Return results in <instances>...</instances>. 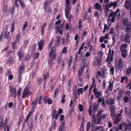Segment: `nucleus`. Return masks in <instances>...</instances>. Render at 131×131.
Returning a JSON list of instances; mask_svg holds the SVG:
<instances>
[{"instance_id": "423d86ee", "label": "nucleus", "mask_w": 131, "mask_h": 131, "mask_svg": "<svg viewBox=\"0 0 131 131\" xmlns=\"http://www.w3.org/2000/svg\"><path fill=\"white\" fill-rule=\"evenodd\" d=\"M76 86L73 89L72 94L75 96L77 95H79L80 94H82L83 92V89L82 88H79L76 89Z\"/></svg>"}, {"instance_id": "0e129e2a", "label": "nucleus", "mask_w": 131, "mask_h": 131, "mask_svg": "<svg viewBox=\"0 0 131 131\" xmlns=\"http://www.w3.org/2000/svg\"><path fill=\"white\" fill-rule=\"evenodd\" d=\"M129 98L127 96H125L123 99V101L126 103L128 102Z\"/></svg>"}, {"instance_id": "9d476101", "label": "nucleus", "mask_w": 131, "mask_h": 131, "mask_svg": "<svg viewBox=\"0 0 131 131\" xmlns=\"http://www.w3.org/2000/svg\"><path fill=\"white\" fill-rule=\"evenodd\" d=\"M54 48L52 46L49 53V56L50 58V59L51 61H53L54 60L56 57V55L55 53H53Z\"/></svg>"}, {"instance_id": "8fccbe9b", "label": "nucleus", "mask_w": 131, "mask_h": 131, "mask_svg": "<svg viewBox=\"0 0 131 131\" xmlns=\"http://www.w3.org/2000/svg\"><path fill=\"white\" fill-rule=\"evenodd\" d=\"M15 23H13L12 24V25L10 31L12 33L14 31V30L15 29Z\"/></svg>"}, {"instance_id": "7ed1b4c3", "label": "nucleus", "mask_w": 131, "mask_h": 131, "mask_svg": "<svg viewBox=\"0 0 131 131\" xmlns=\"http://www.w3.org/2000/svg\"><path fill=\"white\" fill-rule=\"evenodd\" d=\"M103 112V110L102 109L98 111L97 114L98 122L96 124H101L102 122V120L105 119L107 117V116L106 114H103L101 115Z\"/></svg>"}, {"instance_id": "4c0bfd02", "label": "nucleus", "mask_w": 131, "mask_h": 131, "mask_svg": "<svg viewBox=\"0 0 131 131\" xmlns=\"http://www.w3.org/2000/svg\"><path fill=\"white\" fill-rule=\"evenodd\" d=\"M17 42L16 41H15L14 42L12 43L11 45L12 49H17L16 43Z\"/></svg>"}, {"instance_id": "4be33fe9", "label": "nucleus", "mask_w": 131, "mask_h": 131, "mask_svg": "<svg viewBox=\"0 0 131 131\" xmlns=\"http://www.w3.org/2000/svg\"><path fill=\"white\" fill-rule=\"evenodd\" d=\"M94 6L95 7V8L100 13H101L103 9L101 4L97 3L94 5Z\"/></svg>"}, {"instance_id": "e2e57ef3", "label": "nucleus", "mask_w": 131, "mask_h": 131, "mask_svg": "<svg viewBox=\"0 0 131 131\" xmlns=\"http://www.w3.org/2000/svg\"><path fill=\"white\" fill-rule=\"evenodd\" d=\"M99 100H98V102L100 103L101 102H102L103 100H104V98L103 97H100L97 98Z\"/></svg>"}, {"instance_id": "4d7b16f0", "label": "nucleus", "mask_w": 131, "mask_h": 131, "mask_svg": "<svg viewBox=\"0 0 131 131\" xmlns=\"http://www.w3.org/2000/svg\"><path fill=\"white\" fill-rule=\"evenodd\" d=\"M19 4H20L22 8L23 9L25 8V7L26 5L24 2L22 1H20Z\"/></svg>"}, {"instance_id": "a19ab883", "label": "nucleus", "mask_w": 131, "mask_h": 131, "mask_svg": "<svg viewBox=\"0 0 131 131\" xmlns=\"http://www.w3.org/2000/svg\"><path fill=\"white\" fill-rule=\"evenodd\" d=\"M56 28L57 29V30H63V28H64V26L63 24H61L59 26H57L56 27Z\"/></svg>"}, {"instance_id": "de8ad7c7", "label": "nucleus", "mask_w": 131, "mask_h": 131, "mask_svg": "<svg viewBox=\"0 0 131 131\" xmlns=\"http://www.w3.org/2000/svg\"><path fill=\"white\" fill-rule=\"evenodd\" d=\"M110 28L109 27H108L107 25L106 24H105L104 25V28L103 31V33H105L106 30H108Z\"/></svg>"}, {"instance_id": "864d4df0", "label": "nucleus", "mask_w": 131, "mask_h": 131, "mask_svg": "<svg viewBox=\"0 0 131 131\" xmlns=\"http://www.w3.org/2000/svg\"><path fill=\"white\" fill-rule=\"evenodd\" d=\"M66 97V95L65 94H64L63 95L62 97L61 100V103L62 104H63L65 102V98Z\"/></svg>"}, {"instance_id": "412c9836", "label": "nucleus", "mask_w": 131, "mask_h": 131, "mask_svg": "<svg viewBox=\"0 0 131 131\" xmlns=\"http://www.w3.org/2000/svg\"><path fill=\"white\" fill-rule=\"evenodd\" d=\"M118 63L119 68L121 69H122L124 66L123 60L121 58L119 59L118 61Z\"/></svg>"}, {"instance_id": "5fc2aeb1", "label": "nucleus", "mask_w": 131, "mask_h": 131, "mask_svg": "<svg viewBox=\"0 0 131 131\" xmlns=\"http://www.w3.org/2000/svg\"><path fill=\"white\" fill-rule=\"evenodd\" d=\"M53 24V22L51 21V22L49 24V26L48 27V29L50 30L52 28V26Z\"/></svg>"}, {"instance_id": "6e6552de", "label": "nucleus", "mask_w": 131, "mask_h": 131, "mask_svg": "<svg viewBox=\"0 0 131 131\" xmlns=\"http://www.w3.org/2000/svg\"><path fill=\"white\" fill-rule=\"evenodd\" d=\"M32 92L30 91L28 88L26 87L23 92L22 97L23 99H25L26 97L27 98H28L27 96H30Z\"/></svg>"}, {"instance_id": "a211bd4d", "label": "nucleus", "mask_w": 131, "mask_h": 131, "mask_svg": "<svg viewBox=\"0 0 131 131\" xmlns=\"http://www.w3.org/2000/svg\"><path fill=\"white\" fill-rule=\"evenodd\" d=\"M15 60L14 58L12 56H10L7 60V64H9V65L12 64Z\"/></svg>"}, {"instance_id": "bb28decb", "label": "nucleus", "mask_w": 131, "mask_h": 131, "mask_svg": "<svg viewBox=\"0 0 131 131\" xmlns=\"http://www.w3.org/2000/svg\"><path fill=\"white\" fill-rule=\"evenodd\" d=\"M119 11V9H117V10L114 13V17L113 18H112L111 20H110V21H111L112 23L114 22L115 17L116 16V15L117 13Z\"/></svg>"}, {"instance_id": "72a5a7b5", "label": "nucleus", "mask_w": 131, "mask_h": 131, "mask_svg": "<svg viewBox=\"0 0 131 131\" xmlns=\"http://www.w3.org/2000/svg\"><path fill=\"white\" fill-rule=\"evenodd\" d=\"M113 82H109V84L108 86L107 89L110 90V91H111L112 90L113 88Z\"/></svg>"}, {"instance_id": "f704fd0d", "label": "nucleus", "mask_w": 131, "mask_h": 131, "mask_svg": "<svg viewBox=\"0 0 131 131\" xmlns=\"http://www.w3.org/2000/svg\"><path fill=\"white\" fill-rule=\"evenodd\" d=\"M115 110L113 108H112L110 112V115L112 118H113L116 116V114L115 113Z\"/></svg>"}, {"instance_id": "4468645a", "label": "nucleus", "mask_w": 131, "mask_h": 131, "mask_svg": "<svg viewBox=\"0 0 131 131\" xmlns=\"http://www.w3.org/2000/svg\"><path fill=\"white\" fill-rule=\"evenodd\" d=\"M62 36L59 35L57 36L56 37V39L55 42V46H54V48L55 47H58L60 44V39L61 38Z\"/></svg>"}, {"instance_id": "393cba45", "label": "nucleus", "mask_w": 131, "mask_h": 131, "mask_svg": "<svg viewBox=\"0 0 131 131\" xmlns=\"http://www.w3.org/2000/svg\"><path fill=\"white\" fill-rule=\"evenodd\" d=\"M128 46V44L126 43H124L121 45L120 47V51L124 50H127L126 49L127 48Z\"/></svg>"}, {"instance_id": "c756f323", "label": "nucleus", "mask_w": 131, "mask_h": 131, "mask_svg": "<svg viewBox=\"0 0 131 131\" xmlns=\"http://www.w3.org/2000/svg\"><path fill=\"white\" fill-rule=\"evenodd\" d=\"M82 19H79L78 22V29L80 30H81V28L82 27Z\"/></svg>"}, {"instance_id": "473e14b6", "label": "nucleus", "mask_w": 131, "mask_h": 131, "mask_svg": "<svg viewBox=\"0 0 131 131\" xmlns=\"http://www.w3.org/2000/svg\"><path fill=\"white\" fill-rule=\"evenodd\" d=\"M99 106V104H96L93 106V112L94 113H96V112L97 111Z\"/></svg>"}, {"instance_id": "37998d69", "label": "nucleus", "mask_w": 131, "mask_h": 131, "mask_svg": "<svg viewBox=\"0 0 131 131\" xmlns=\"http://www.w3.org/2000/svg\"><path fill=\"white\" fill-rule=\"evenodd\" d=\"M21 33L20 32H19V33L17 34L16 35V40L15 41L18 42H19L20 41V34Z\"/></svg>"}, {"instance_id": "c9c22d12", "label": "nucleus", "mask_w": 131, "mask_h": 131, "mask_svg": "<svg viewBox=\"0 0 131 131\" xmlns=\"http://www.w3.org/2000/svg\"><path fill=\"white\" fill-rule=\"evenodd\" d=\"M128 78L126 76H125V77H122L121 78V80L120 81V83H122L124 82V80L126 81H128Z\"/></svg>"}, {"instance_id": "09e8293b", "label": "nucleus", "mask_w": 131, "mask_h": 131, "mask_svg": "<svg viewBox=\"0 0 131 131\" xmlns=\"http://www.w3.org/2000/svg\"><path fill=\"white\" fill-rule=\"evenodd\" d=\"M131 73V68L130 67L127 69L126 71V74L127 75H129Z\"/></svg>"}, {"instance_id": "ddd939ff", "label": "nucleus", "mask_w": 131, "mask_h": 131, "mask_svg": "<svg viewBox=\"0 0 131 131\" xmlns=\"http://www.w3.org/2000/svg\"><path fill=\"white\" fill-rule=\"evenodd\" d=\"M113 119L114 120V122L115 124H118L121 120V114H118L117 116H115L113 117Z\"/></svg>"}, {"instance_id": "aec40b11", "label": "nucleus", "mask_w": 131, "mask_h": 131, "mask_svg": "<svg viewBox=\"0 0 131 131\" xmlns=\"http://www.w3.org/2000/svg\"><path fill=\"white\" fill-rule=\"evenodd\" d=\"M52 119H53V118H54L55 120H56L58 119L59 115L57 113H56V110L54 109L53 110L52 114Z\"/></svg>"}, {"instance_id": "3c124183", "label": "nucleus", "mask_w": 131, "mask_h": 131, "mask_svg": "<svg viewBox=\"0 0 131 131\" xmlns=\"http://www.w3.org/2000/svg\"><path fill=\"white\" fill-rule=\"evenodd\" d=\"M88 113L90 116L92 115V105H90L89 106V108L88 110Z\"/></svg>"}, {"instance_id": "b1692460", "label": "nucleus", "mask_w": 131, "mask_h": 131, "mask_svg": "<svg viewBox=\"0 0 131 131\" xmlns=\"http://www.w3.org/2000/svg\"><path fill=\"white\" fill-rule=\"evenodd\" d=\"M50 2L47 0H46L45 3L43 4V6L45 11L46 10V9L49 8L50 5L48 3Z\"/></svg>"}, {"instance_id": "6e6d98bb", "label": "nucleus", "mask_w": 131, "mask_h": 131, "mask_svg": "<svg viewBox=\"0 0 131 131\" xmlns=\"http://www.w3.org/2000/svg\"><path fill=\"white\" fill-rule=\"evenodd\" d=\"M90 127V122H88L86 125V130L87 131H89Z\"/></svg>"}, {"instance_id": "2eb2a0df", "label": "nucleus", "mask_w": 131, "mask_h": 131, "mask_svg": "<svg viewBox=\"0 0 131 131\" xmlns=\"http://www.w3.org/2000/svg\"><path fill=\"white\" fill-rule=\"evenodd\" d=\"M124 7L129 10L131 8V1L130 0H126L124 5Z\"/></svg>"}, {"instance_id": "680f3d73", "label": "nucleus", "mask_w": 131, "mask_h": 131, "mask_svg": "<svg viewBox=\"0 0 131 131\" xmlns=\"http://www.w3.org/2000/svg\"><path fill=\"white\" fill-rule=\"evenodd\" d=\"M78 107L79 111L80 112H82L83 111V106L81 104H79Z\"/></svg>"}, {"instance_id": "cd10ccee", "label": "nucleus", "mask_w": 131, "mask_h": 131, "mask_svg": "<svg viewBox=\"0 0 131 131\" xmlns=\"http://www.w3.org/2000/svg\"><path fill=\"white\" fill-rule=\"evenodd\" d=\"M25 65L23 63L19 67V71L20 72H21L22 73V72L24 71L25 70Z\"/></svg>"}, {"instance_id": "e433bc0d", "label": "nucleus", "mask_w": 131, "mask_h": 131, "mask_svg": "<svg viewBox=\"0 0 131 131\" xmlns=\"http://www.w3.org/2000/svg\"><path fill=\"white\" fill-rule=\"evenodd\" d=\"M29 43V41L28 40H25L23 42V47L24 48H25Z\"/></svg>"}, {"instance_id": "c03bdc74", "label": "nucleus", "mask_w": 131, "mask_h": 131, "mask_svg": "<svg viewBox=\"0 0 131 131\" xmlns=\"http://www.w3.org/2000/svg\"><path fill=\"white\" fill-rule=\"evenodd\" d=\"M39 98L36 97L35 99V101L32 102L31 104H34V105H37L38 103V100Z\"/></svg>"}, {"instance_id": "5701e85b", "label": "nucleus", "mask_w": 131, "mask_h": 131, "mask_svg": "<svg viewBox=\"0 0 131 131\" xmlns=\"http://www.w3.org/2000/svg\"><path fill=\"white\" fill-rule=\"evenodd\" d=\"M101 62V57H97L95 59L94 62L95 65L99 66Z\"/></svg>"}, {"instance_id": "20e7f679", "label": "nucleus", "mask_w": 131, "mask_h": 131, "mask_svg": "<svg viewBox=\"0 0 131 131\" xmlns=\"http://www.w3.org/2000/svg\"><path fill=\"white\" fill-rule=\"evenodd\" d=\"M89 62L88 61L86 62L84 60H83L82 61L81 65V69H80L79 71L78 75L79 76H81L83 72V71L84 68L86 67H88L89 65Z\"/></svg>"}, {"instance_id": "603ef678", "label": "nucleus", "mask_w": 131, "mask_h": 131, "mask_svg": "<svg viewBox=\"0 0 131 131\" xmlns=\"http://www.w3.org/2000/svg\"><path fill=\"white\" fill-rule=\"evenodd\" d=\"M118 128L116 126H115L113 127V128H111L110 130L109 131H118Z\"/></svg>"}, {"instance_id": "dca6fc26", "label": "nucleus", "mask_w": 131, "mask_h": 131, "mask_svg": "<svg viewBox=\"0 0 131 131\" xmlns=\"http://www.w3.org/2000/svg\"><path fill=\"white\" fill-rule=\"evenodd\" d=\"M43 101L45 104L48 103L49 105L51 104L52 103V100L50 98L47 97H45L43 98Z\"/></svg>"}, {"instance_id": "69168bd1", "label": "nucleus", "mask_w": 131, "mask_h": 131, "mask_svg": "<svg viewBox=\"0 0 131 131\" xmlns=\"http://www.w3.org/2000/svg\"><path fill=\"white\" fill-rule=\"evenodd\" d=\"M59 91V90L58 88H57L55 89L54 94V97H56L57 94L58 93Z\"/></svg>"}, {"instance_id": "13d9d810", "label": "nucleus", "mask_w": 131, "mask_h": 131, "mask_svg": "<svg viewBox=\"0 0 131 131\" xmlns=\"http://www.w3.org/2000/svg\"><path fill=\"white\" fill-rule=\"evenodd\" d=\"M31 56L28 54H27L25 57V58L26 61H28L30 58Z\"/></svg>"}, {"instance_id": "1a4fd4ad", "label": "nucleus", "mask_w": 131, "mask_h": 131, "mask_svg": "<svg viewBox=\"0 0 131 131\" xmlns=\"http://www.w3.org/2000/svg\"><path fill=\"white\" fill-rule=\"evenodd\" d=\"M17 90L16 88L12 87V88H10V91L9 93L12 97H13L14 99H15L17 95Z\"/></svg>"}, {"instance_id": "0eeeda50", "label": "nucleus", "mask_w": 131, "mask_h": 131, "mask_svg": "<svg viewBox=\"0 0 131 131\" xmlns=\"http://www.w3.org/2000/svg\"><path fill=\"white\" fill-rule=\"evenodd\" d=\"M125 131H130L131 130V122L128 119H126V122L122 124Z\"/></svg>"}, {"instance_id": "58836bf2", "label": "nucleus", "mask_w": 131, "mask_h": 131, "mask_svg": "<svg viewBox=\"0 0 131 131\" xmlns=\"http://www.w3.org/2000/svg\"><path fill=\"white\" fill-rule=\"evenodd\" d=\"M23 117L22 116L20 117V118L18 119V122L17 123L18 126H20V124L22 122Z\"/></svg>"}, {"instance_id": "f03ea898", "label": "nucleus", "mask_w": 131, "mask_h": 131, "mask_svg": "<svg viewBox=\"0 0 131 131\" xmlns=\"http://www.w3.org/2000/svg\"><path fill=\"white\" fill-rule=\"evenodd\" d=\"M114 51V50H112L111 48H109V50L107 55V57L106 59V62H108V65L109 67L112 66L111 62L113 61V56Z\"/></svg>"}, {"instance_id": "49530a36", "label": "nucleus", "mask_w": 131, "mask_h": 131, "mask_svg": "<svg viewBox=\"0 0 131 131\" xmlns=\"http://www.w3.org/2000/svg\"><path fill=\"white\" fill-rule=\"evenodd\" d=\"M110 3L111 7L113 6L114 8L116 7L117 5V2L116 1L114 2V3L110 2Z\"/></svg>"}, {"instance_id": "c85d7f7f", "label": "nucleus", "mask_w": 131, "mask_h": 131, "mask_svg": "<svg viewBox=\"0 0 131 131\" xmlns=\"http://www.w3.org/2000/svg\"><path fill=\"white\" fill-rule=\"evenodd\" d=\"M121 52H122L121 53V55L124 58H125L126 57L127 53V50H122L121 51Z\"/></svg>"}, {"instance_id": "6ab92c4d", "label": "nucleus", "mask_w": 131, "mask_h": 131, "mask_svg": "<svg viewBox=\"0 0 131 131\" xmlns=\"http://www.w3.org/2000/svg\"><path fill=\"white\" fill-rule=\"evenodd\" d=\"M44 42L45 41L44 40H42L38 43V49L39 50L41 51L42 50L44 45Z\"/></svg>"}, {"instance_id": "ea45409f", "label": "nucleus", "mask_w": 131, "mask_h": 131, "mask_svg": "<svg viewBox=\"0 0 131 131\" xmlns=\"http://www.w3.org/2000/svg\"><path fill=\"white\" fill-rule=\"evenodd\" d=\"M110 73L112 75H113L114 72V67L112 66H111L110 67Z\"/></svg>"}, {"instance_id": "79ce46f5", "label": "nucleus", "mask_w": 131, "mask_h": 131, "mask_svg": "<svg viewBox=\"0 0 131 131\" xmlns=\"http://www.w3.org/2000/svg\"><path fill=\"white\" fill-rule=\"evenodd\" d=\"M9 11L12 15H13L15 12V8L13 7H9Z\"/></svg>"}, {"instance_id": "39448f33", "label": "nucleus", "mask_w": 131, "mask_h": 131, "mask_svg": "<svg viewBox=\"0 0 131 131\" xmlns=\"http://www.w3.org/2000/svg\"><path fill=\"white\" fill-rule=\"evenodd\" d=\"M66 5V8L65 10V14L66 17L68 18L71 12L70 7L69 6L70 5V0H65Z\"/></svg>"}, {"instance_id": "2f4dec72", "label": "nucleus", "mask_w": 131, "mask_h": 131, "mask_svg": "<svg viewBox=\"0 0 131 131\" xmlns=\"http://www.w3.org/2000/svg\"><path fill=\"white\" fill-rule=\"evenodd\" d=\"M88 29L86 28L83 32L82 34L81 35V38L82 39H83L84 37L87 35L88 33Z\"/></svg>"}, {"instance_id": "338daca9", "label": "nucleus", "mask_w": 131, "mask_h": 131, "mask_svg": "<svg viewBox=\"0 0 131 131\" xmlns=\"http://www.w3.org/2000/svg\"><path fill=\"white\" fill-rule=\"evenodd\" d=\"M28 22L27 21H26L25 23V24L23 25V29L24 30L26 27H27L28 26Z\"/></svg>"}, {"instance_id": "9b49d317", "label": "nucleus", "mask_w": 131, "mask_h": 131, "mask_svg": "<svg viewBox=\"0 0 131 131\" xmlns=\"http://www.w3.org/2000/svg\"><path fill=\"white\" fill-rule=\"evenodd\" d=\"M17 54L18 57L19 61H20L21 59H23L24 57V52L22 51L21 48L18 51Z\"/></svg>"}, {"instance_id": "a18cd8bd", "label": "nucleus", "mask_w": 131, "mask_h": 131, "mask_svg": "<svg viewBox=\"0 0 131 131\" xmlns=\"http://www.w3.org/2000/svg\"><path fill=\"white\" fill-rule=\"evenodd\" d=\"M22 73L20 72L19 74V76L18 77V82L20 83L21 82V80H22Z\"/></svg>"}, {"instance_id": "bf43d9fd", "label": "nucleus", "mask_w": 131, "mask_h": 131, "mask_svg": "<svg viewBox=\"0 0 131 131\" xmlns=\"http://www.w3.org/2000/svg\"><path fill=\"white\" fill-rule=\"evenodd\" d=\"M67 52V48L66 47H64L62 49L61 52L62 53L66 54Z\"/></svg>"}, {"instance_id": "7c9ffc66", "label": "nucleus", "mask_w": 131, "mask_h": 131, "mask_svg": "<svg viewBox=\"0 0 131 131\" xmlns=\"http://www.w3.org/2000/svg\"><path fill=\"white\" fill-rule=\"evenodd\" d=\"M10 35V32L7 31V30H6L4 34V38L5 39H7L9 38Z\"/></svg>"}, {"instance_id": "052dcab7", "label": "nucleus", "mask_w": 131, "mask_h": 131, "mask_svg": "<svg viewBox=\"0 0 131 131\" xmlns=\"http://www.w3.org/2000/svg\"><path fill=\"white\" fill-rule=\"evenodd\" d=\"M94 16L95 17H99L100 15L98 11H94Z\"/></svg>"}, {"instance_id": "774afa93", "label": "nucleus", "mask_w": 131, "mask_h": 131, "mask_svg": "<svg viewBox=\"0 0 131 131\" xmlns=\"http://www.w3.org/2000/svg\"><path fill=\"white\" fill-rule=\"evenodd\" d=\"M101 104L104 108H106L107 107L106 105L104 100H103Z\"/></svg>"}, {"instance_id": "a878e982", "label": "nucleus", "mask_w": 131, "mask_h": 131, "mask_svg": "<svg viewBox=\"0 0 131 131\" xmlns=\"http://www.w3.org/2000/svg\"><path fill=\"white\" fill-rule=\"evenodd\" d=\"M109 101L108 102L107 100H106V102L108 105H112L114 104L115 102V100L114 99H110Z\"/></svg>"}, {"instance_id": "f8f14e48", "label": "nucleus", "mask_w": 131, "mask_h": 131, "mask_svg": "<svg viewBox=\"0 0 131 131\" xmlns=\"http://www.w3.org/2000/svg\"><path fill=\"white\" fill-rule=\"evenodd\" d=\"M102 91L100 92L97 91L96 88H94L93 90V92L96 98H98L100 97H102Z\"/></svg>"}, {"instance_id": "f257e3e1", "label": "nucleus", "mask_w": 131, "mask_h": 131, "mask_svg": "<svg viewBox=\"0 0 131 131\" xmlns=\"http://www.w3.org/2000/svg\"><path fill=\"white\" fill-rule=\"evenodd\" d=\"M122 24L123 26L126 27L125 31L127 33L124 37V42L126 43H129L130 36L128 33L130 32L131 30V22L130 21H129L128 18L126 17L123 19Z\"/></svg>"}, {"instance_id": "f3484780", "label": "nucleus", "mask_w": 131, "mask_h": 131, "mask_svg": "<svg viewBox=\"0 0 131 131\" xmlns=\"http://www.w3.org/2000/svg\"><path fill=\"white\" fill-rule=\"evenodd\" d=\"M125 90L123 89H121L118 91L117 99L118 100H120L122 99V96L124 94Z\"/></svg>"}]
</instances>
